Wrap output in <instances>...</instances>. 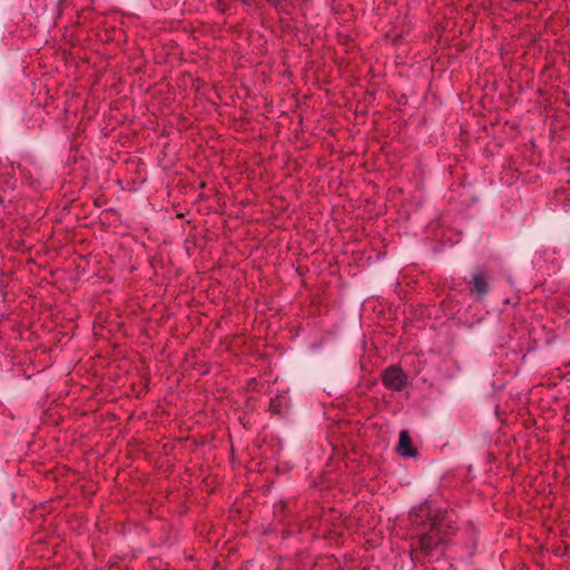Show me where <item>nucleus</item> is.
I'll list each match as a JSON object with an SVG mask.
<instances>
[{"label":"nucleus","instance_id":"nucleus-1","mask_svg":"<svg viewBox=\"0 0 570 570\" xmlns=\"http://www.w3.org/2000/svg\"><path fill=\"white\" fill-rule=\"evenodd\" d=\"M439 527L440 521L435 518L431 521L430 531L421 534L420 546L426 554L432 553L442 543V539L439 535Z\"/></svg>","mask_w":570,"mask_h":570},{"label":"nucleus","instance_id":"nucleus-2","mask_svg":"<svg viewBox=\"0 0 570 570\" xmlns=\"http://www.w3.org/2000/svg\"><path fill=\"white\" fill-rule=\"evenodd\" d=\"M383 383L389 389L402 391L407 384V377L402 368L390 366L383 372Z\"/></svg>","mask_w":570,"mask_h":570},{"label":"nucleus","instance_id":"nucleus-3","mask_svg":"<svg viewBox=\"0 0 570 570\" xmlns=\"http://www.w3.org/2000/svg\"><path fill=\"white\" fill-rule=\"evenodd\" d=\"M397 453L404 458H413L416 455L412 446V440L406 431H402L399 436Z\"/></svg>","mask_w":570,"mask_h":570},{"label":"nucleus","instance_id":"nucleus-4","mask_svg":"<svg viewBox=\"0 0 570 570\" xmlns=\"http://www.w3.org/2000/svg\"><path fill=\"white\" fill-rule=\"evenodd\" d=\"M472 291L479 295L485 294L488 291V281L482 273H475L472 276Z\"/></svg>","mask_w":570,"mask_h":570},{"label":"nucleus","instance_id":"nucleus-5","mask_svg":"<svg viewBox=\"0 0 570 570\" xmlns=\"http://www.w3.org/2000/svg\"><path fill=\"white\" fill-rule=\"evenodd\" d=\"M414 514L415 517H419V515H425L430 512V507L428 503H424L422 505H420L419 508L414 509Z\"/></svg>","mask_w":570,"mask_h":570},{"label":"nucleus","instance_id":"nucleus-6","mask_svg":"<svg viewBox=\"0 0 570 570\" xmlns=\"http://www.w3.org/2000/svg\"><path fill=\"white\" fill-rule=\"evenodd\" d=\"M268 3H271L272 6H278L279 3H282L284 0H266Z\"/></svg>","mask_w":570,"mask_h":570},{"label":"nucleus","instance_id":"nucleus-7","mask_svg":"<svg viewBox=\"0 0 570 570\" xmlns=\"http://www.w3.org/2000/svg\"><path fill=\"white\" fill-rule=\"evenodd\" d=\"M246 6H252L254 3V0H240Z\"/></svg>","mask_w":570,"mask_h":570}]
</instances>
